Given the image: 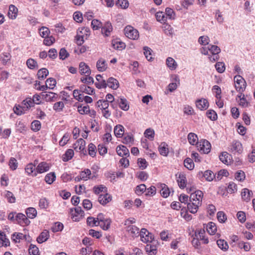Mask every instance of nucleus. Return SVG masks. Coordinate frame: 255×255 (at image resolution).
Wrapping results in <instances>:
<instances>
[{"mask_svg":"<svg viewBox=\"0 0 255 255\" xmlns=\"http://www.w3.org/2000/svg\"><path fill=\"white\" fill-rule=\"evenodd\" d=\"M166 64L168 66V67L173 70H175L176 68H177V63L176 62V61L174 60V59L173 58H172V57H168L167 59H166Z\"/></svg>","mask_w":255,"mask_h":255,"instance_id":"34","label":"nucleus"},{"mask_svg":"<svg viewBox=\"0 0 255 255\" xmlns=\"http://www.w3.org/2000/svg\"><path fill=\"white\" fill-rule=\"evenodd\" d=\"M111 221L109 219H106L103 222L98 223V226H100L103 230H107L110 228Z\"/></svg>","mask_w":255,"mask_h":255,"instance_id":"47","label":"nucleus"},{"mask_svg":"<svg viewBox=\"0 0 255 255\" xmlns=\"http://www.w3.org/2000/svg\"><path fill=\"white\" fill-rule=\"evenodd\" d=\"M71 213L72 218L73 221L78 222L84 216V212L82 210L81 207H77L74 208V211L73 209H71Z\"/></svg>","mask_w":255,"mask_h":255,"instance_id":"6","label":"nucleus"},{"mask_svg":"<svg viewBox=\"0 0 255 255\" xmlns=\"http://www.w3.org/2000/svg\"><path fill=\"white\" fill-rule=\"evenodd\" d=\"M206 115L208 118L212 121H215L217 119V115L216 113L212 110H209L206 112Z\"/></svg>","mask_w":255,"mask_h":255,"instance_id":"61","label":"nucleus"},{"mask_svg":"<svg viewBox=\"0 0 255 255\" xmlns=\"http://www.w3.org/2000/svg\"><path fill=\"white\" fill-rule=\"evenodd\" d=\"M78 112L82 115L88 114V112H90L89 106L87 105L85 106H80L78 107Z\"/></svg>","mask_w":255,"mask_h":255,"instance_id":"60","label":"nucleus"},{"mask_svg":"<svg viewBox=\"0 0 255 255\" xmlns=\"http://www.w3.org/2000/svg\"><path fill=\"white\" fill-rule=\"evenodd\" d=\"M41 96L45 101L48 102L55 101L57 98V94L53 92H44L42 93Z\"/></svg>","mask_w":255,"mask_h":255,"instance_id":"10","label":"nucleus"},{"mask_svg":"<svg viewBox=\"0 0 255 255\" xmlns=\"http://www.w3.org/2000/svg\"><path fill=\"white\" fill-rule=\"evenodd\" d=\"M15 220L17 223L22 226H27L30 224V221L22 213H18L15 216Z\"/></svg>","mask_w":255,"mask_h":255,"instance_id":"7","label":"nucleus"},{"mask_svg":"<svg viewBox=\"0 0 255 255\" xmlns=\"http://www.w3.org/2000/svg\"><path fill=\"white\" fill-rule=\"evenodd\" d=\"M139 236L140 237L141 241L143 243H152L153 240L152 234L145 228L141 229L139 233Z\"/></svg>","mask_w":255,"mask_h":255,"instance_id":"4","label":"nucleus"},{"mask_svg":"<svg viewBox=\"0 0 255 255\" xmlns=\"http://www.w3.org/2000/svg\"><path fill=\"white\" fill-rule=\"evenodd\" d=\"M56 179V175L54 172H50L47 174L45 177V182L49 184H52Z\"/></svg>","mask_w":255,"mask_h":255,"instance_id":"45","label":"nucleus"},{"mask_svg":"<svg viewBox=\"0 0 255 255\" xmlns=\"http://www.w3.org/2000/svg\"><path fill=\"white\" fill-rule=\"evenodd\" d=\"M46 83L48 85V88L50 89H53L56 86V80L53 78H49L46 81Z\"/></svg>","mask_w":255,"mask_h":255,"instance_id":"59","label":"nucleus"},{"mask_svg":"<svg viewBox=\"0 0 255 255\" xmlns=\"http://www.w3.org/2000/svg\"><path fill=\"white\" fill-rule=\"evenodd\" d=\"M227 191L230 193H233L237 191V185L233 182H230L227 188Z\"/></svg>","mask_w":255,"mask_h":255,"instance_id":"62","label":"nucleus"},{"mask_svg":"<svg viewBox=\"0 0 255 255\" xmlns=\"http://www.w3.org/2000/svg\"><path fill=\"white\" fill-rule=\"evenodd\" d=\"M80 91L82 93H84L88 95H92L94 93V89L89 86L83 85L80 87Z\"/></svg>","mask_w":255,"mask_h":255,"instance_id":"36","label":"nucleus"},{"mask_svg":"<svg viewBox=\"0 0 255 255\" xmlns=\"http://www.w3.org/2000/svg\"><path fill=\"white\" fill-rule=\"evenodd\" d=\"M158 150L161 155L166 156L169 152L167 144L164 142H161L158 147Z\"/></svg>","mask_w":255,"mask_h":255,"instance_id":"27","label":"nucleus"},{"mask_svg":"<svg viewBox=\"0 0 255 255\" xmlns=\"http://www.w3.org/2000/svg\"><path fill=\"white\" fill-rule=\"evenodd\" d=\"M243 148L241 143L238 141H233L231 147V151L233 153H241Z\"/></svg>","mask_w":255,"mask_h":255,"instance_id":"16","label":"nucleus"},{"mask_svg":"<svg viewBox=\"0 0 255 255\" xmlns=\"http://www.w3.org/2000/svg\"><path fill=\"white\" fill-rule=\"evenodd\" d=\"M26 214L28 218L34 219L37 215V211L32 207H29L26 210Z\"/></svg>","mask_w":255,"mask_h":255,"instance_id":"42","label":"nucleus"},{"mask_svg":"<svg viewBox=\"0 0 255 255\" xmlns=\"http://www.w3.org/2000/svg\"><path fill=\"white\" fill-rule=\"evenodd\" d=\"M119 83L118 81L113 77H110L107 81V87L108 86L110 88L116 90L118 88Z\"/></svg>","mask_w":255,"mask_h":255,"instance_id":"21","label":"nucleus"},{"mask_svg":"<svg viewBox=\"0 0 255 255\" xmlns=\"http://www.w3.org/2000/svg\"><path fill=\"white\" fill-rule=\"evenodd\" d=\"M26 65L28 68L33 70L38 67L37 62L32 58H29L26 61Z\"/></svg>","mask_w":255,"mask_h":255,"instance_id":"39","label":"nucleus"},{"mask_svg":"<svg viewBox=\"0 0 255 255\" xmlns=\"http://www.w3.org/2000/svg\"><path fill=\"white\" fill-rule=\"evenodd\" d=\"M245 177L246 175L245 172L242 170L237 171L235 174V178L239 181H244Z\"/></svg>","mask_w":255,"mask_h":255,"instance_id":"63","label":"nucleus"},{"mask_svg":"<svg viewBox=\"0 0 255 255\" xmlns=\"http://www.w3.org/2000/svg\"><path fill=\"white\" fill-rule=\"evenodd\" d=\"M25 172L28 174H31L33 176L35 171H36V168L35 169V165L32 163H29L27 164L25 168Z\"/></svg>","mask_w":255,"mask_h":255,"instance_id":"44","label":"nucleus"},{"mask_svg":"<svg viewBox=\"0 0 255 255\" xmlns=\"http://www.w3.org/2000/svg\"><path fill=\"white\" fill-rule=\"evenodd\" d=\"M205 230H200L198 231V234H197V232H195V237L200 239V240L203 241V243L205 244H207L209 243L208 239L205 238Z\"/></svg>","mask_w":255,"mask_h":255,"instance_id":"28","label":"nucleus"},{"mask_svg":"<svg viewBox=\"0 0 255 255\" xmlns=\"http://www.w3.org/2000/svg\"><path fill=\"white\" fill-rule=\"evenodd\" d=\"M144 54L148 61H151L152 57L151 56L152 50L148 47H144Z\"/></svg>","mask_w":255,"mask_h":255,"instance_id":"56","label":"nucleus"},{"mask_svg":"<svg viewBox=\"0 0 255 255\" xmlns=\"http://www.w3.org/2000/svg\"><path fill=\"white\" fill-rule=\"evenodd\" d=\"M230 155L226 152H223L219 156L220 160L224 164H228L229 161L228 159H230Z\"/></svg>","mask_w":255,"mask_h":255,"instance_id":"51","label":"nucleus"},{"mask_svg":"<svg viewBox=\"0 0 255 255\" xmlns=\"http://www.w3.org/2000/svg\"><path fill=\"white\" fill-rule=\"evenodd\" d=\"M217 244L218 247L223 251H227L229 249V245L224 240L219 239L217 241Z\"/></svg>","mask_w":255,"mask_h":255,"instance_id":"33","label":"nucleus"},{"mask_svg":"<svg viewBox=\"0 0 255 255\" xmlns=\"http://www.w3.org/2000/svg\"><path fill=\"white\" fill-rule=\"evenodd\" d=\"M240 95H238V98L240 100L239 105L243 107H247L248 106L249 103L247 102L245 97V95L243 93H240Z\"/></svg>","mask_w":255,"mask_h":255,"instance_id":"49","label":"nucleus"},{"mask_svg":"<svg viewBox=\"0 0 255 255\" xmlns=\"http://www.w3.org/2000/svg\"><path fill=\"white\" fill-rule=\"evenodd\" d=\"M160 194L163 197L167 198L169 196L170 192L168 187L164 184L161 185Z\"/></svg>","mask_w":255,"mask_h":255,"instance_id":"52","label":"nucleus"},{"mask_svg":"<svg viewBox=\"0 0 255 255\" xmlns=\"http://www.w3.org/2000/svg\"><path fill=\"white\" fill-rule=\"evenodd\" d=\"M201 173L203 174V176L205 177L206 180L208 181H212L215 177L214 173L211 170H206L203 174L202 172H201Z\"/></svg>","mask_w":255,"mask_h":255,"instance_id":"43","label":"nucleus"},{"mask_svg":"<svg viewBox=\"0 0 255 255\" xmlns=\"http://www.w3.org/2000/svg\"><path fill=\"white\" fill-rule=\"evenodd\" d=\"M208 49L213 54H218L221 52L220 48L216 45H209L208 46Z\"/></svg>","mask_w":255,"mask_h":255,"instance_id":"54","label":"nucleus"},{"mask_svg":"<svg viewBox=\"0 0 255 255\" xmlns=\"http://www.w3.org/2000/svg\"><path fill=\"white\" fill-rule=\"evenodd\" d=\"M206 229L209 234L214 235L217 231L216 224L212 222H209L207 225Z\"/></svg>","mask_w":255,"mask_h":255,"instance_id":"35","label":"nucleus"},{"mask_svg":"<svg viewBox=\"0 0 255 255\" xmlns=\"http://www.w3.org/2000/svg\"><path fill=\"white\" fill-rule=\"evenodd\" d=\"M9 245V241L8 239L6 238L4 233L0 231V247H7Z\"/></svg>","mask_w":255,"mask_h":255,"instance_id":"30","label":"nucleus"},{"mask_svg":"<svg viewBox=\"0 0 255 255\" xmlns=\"http://www.w3.org/2000/svg\"><path fill=\"white\" fill-rule=\"evenodd\" d=\"M184 166L189 170H192L194 167V163L193 160L190 158H187L184 161Z\"/></svg>","mask_w":255,"mask_h":255,"instance_id":"50","label":"nucleus"},{"mask_svg":"<svg viewBox=\"0 0 255 255\" xmlns=\"http://www.w3.org/2000/svg\"><path fill=\"white\" fill-rule=\"evenodd\" d=\"M114 133L117 137H121L124 133V128L123 126L119 125L114 128Z\"/></svg>","mask_w":255,"mask_h":255,"instance_id":"32","label":"nucleus"},{"mask_svg":"<svg viewBox=\"0 0 255 255\" xmlns=\"http://www.w3.org/2000/svg\"><path fill=\"white\" fill-rule=\"evenodd\" d=\"M127 231L128 234L133 238L137 237L139 236V229L134 225H129L127 227Z\"/></svg>","mask_w":255,"mask_h":255,"instance_id":"13","label":"nucleus"},{"mask_svg":"<svg viewBox=\"0 0 255 255\" xmlns=\"http://www.w3.org/2000/svg\"><path fill=\"white\" fill-rule=\"evenodd\" d=\"M203 196V193L200 190H196L192 193L190 197V202H197L199 201L200 206L201 205V202Z\"/></svg>","mask_w":255,"mask_h":255,"instance_id":"8","label":"nucleus"},{"mask_svg":"<svg viewBox=\"0 0 255 255\" xmlns=\"http://www.w3.org/2000/svg\"><path fill=\"white\" fill-rule=\"evenodd\" d=\"M178 186L180 188L183 189L186 186V177L183 174H180L177 180Z\"/></svg>","mask_w":255,"mask_h":255,"instance_id":"38","label":"nucleus"},{"mask_svg":"<svg viewBox=\"0 0 255 255\" xmlns=\"http://www.w3.org/2000/svg\"><path fill=\"white\" fill-rule=\"evenodd\" d=\"M252 195L253 193L252 191H250L247 188L244 189L241 193L242 199L246 202H248L250 200V198Z\"/></svg>","mask_w":255,"mask_h":255,"instance_id":"29","label":"nucleus"},{"mask_svg":"<svg viewBox=\"0 0 255 255\" xmlns=\"http://www.w3.org/2000/svg\"><path fill=\"white\" fill-rule=\"evenodd\" d=\"M18 9L13 4H10L9 6V10L8 12V17L12 19H15L17 15Z\"/></svg>","mask_w":255,"mask_h":255,"instance_id":"26","label":"nucleus"},{"mask_svg":"<svg viewBox=\"0 0 255 255\" xmlns=\"http://www.w3.org/2000/svg\"><path fill=\"white\" fill-rule=\"evenodd\" d=\"M89 29L88 28L82 27L80 29L79 28L77 31V34L75 37L76 43L78 45H81L84 42V38H87L89 34Z\"/></svg>","mask_w":255,"mask_h":255,"instance_id":"1","label":"nucleus"},{"mask_svg":"<svg viewBox=\"0 0 255 255\" xmlns=\"http://www.w3.org/2000/svg\"><path fill=\"white\" fill-rule=\"evenodd\" d=\"M21 109L23 111H27L30 108L33 107V101L31 98H27L21 103Z\"/></svg>","mask_w":255,"mask_h":255,"instance_id":"18","label":"nucleus"},{"mask_svg":"<svg viewBox=\"0 0 255 255\" xmlns=\"http://www.w3.org/2000/svg\"><path fill=\"white\" fill-rule=\"evenodd\" d=\"M96 80L98 82L95 83L96 87L98 89L107 87V82L105 80L103 79L101 75H97L96 77Z\"/></svg>","mask_w":255,"mask_h":255,"instance_id":"22","label":"nucleus"},{"mask_svg":"<svg viewBox=\"0 0 255 255\" xmlns=\"http://www.w3.org/2000/svg\"><path fill=\"white\" fill-rule=\"evenodd\" d=\"M197 147L200 152L207 154L211 150V144L207 140H203L197 143Z\"/></svg>","mask_w":255,"mask_h":255,"instance_id":"5","label":"nucleus"},{"mask_svg":"<svg viewBox=\"0 0 255 255\" xmlns=\"http://www.w3.org/2000/svg\"><path fill=\"white\" fill-rule=\"evenodd\" d=\"M113 47L117 50H121L126 47V44L123 42L119 40H115L112 41Z\"/></svg>","mask_w":255,"mask_h":255,"instance_id":"31","label":"nucleus"},{"mask_svg":"<svg viewBox=\"0 0 255 255\" xmlns=\"http://www.w3.org/2000/svg\"><path fill=\"white\" fill-rule=\"evenodd\" d=\"M96 67L100 72L105 71L107 68V65L106 61L103 58H100L97 62Z\"/></svg>","mask_w":255,"mask_h":255,"instance_id":"25","label":"nucleus"},{"mask_svg":"<svg viewBox=\"0 0 255 255\" xmlns=\"http://www.w3.org/2000/svg\"><path fill=\"white\" fill-rule=\"evenodd\" d=\"M112 197L110 195L105 193L99 195L98 201L101 204L104 205L110 202L112 200Z\"/></svg>","mask_w":255,"mask_h":255,"instance_id":"17","label":"nucleus"},{"mask_svg":"<svg viewBox=\"0 0 255 255\" xmlns=\"http://www.w3.org/2000/svg\"><path fill=\"white\" fill-rule=\"evenodd\" d=\"M74 151L72 149H69L66 150L65 154L62 156V159L64 161H67L70 160L74 155Z\"/></svg>","mask_w":255,"mask_h":255,"instance_id":"40","label":"nucleus"},{"mask_svg":"<svg viewBox=\"0 0 255 255\" xmlns=\"http://www.w3.org/2000/svg\"><path fill=\"white\" fill-rule=\"evenodd\" d=\"M155 17L156 20L161 23L164 22L166 20L164 13L161 11L156 12L155 14Z\"/></svg>","mask_w":255,"mask_h":255,"instance_id":"57","label":"nucleus"},{"mask_svg":"<svg viewBox=\"0 0 255 255\" xmlns=\"http://www.w3.org/2000/svg\"><path fill=\"white\" fill-rule=\"evenodd\" d=\"M151 243H149V244H147L145 249L146 252L149 255H155L157 253V246Z\"/></svg>","mask_w":255,"mask_h":255,"instance_id":"20","label":"nucleus"},{"mask_svg":"<svg viewBox=\"0 0 255 255\" xmlns=\"http://www.w3.org/2000/svg\"><path fill=\"white\" fill-rule=\"evenodd\" d=\"M26 238V236L21 233H14L12 235L11 239L15 243L20 242V240H23Z\"/></svg>","mask_w":255,"mask_h":255,"instance_id":"37","label":"nucleus"},{"mask_svg":"<svg viewBox=\"0 0 255 255\" xmlns=\"http://www.w3.org/2000/svg\"><path fill=\"white\" fill-rule=\"evenodd\" d=\"M235 88L236 90L240 93H243L246 87V82L240 75H236L234 77Z\"/></svg>","mask_w":255,"mask_h":255,"instance_id":"2","label":"nucleus"},{"mask_svg":"<svg viewBox=\"0 0 255 255\" xmlns=\"http://www.w3.org/2000/svg\"><path fill=\"white\" fill-rule=\"evenodd\" d=\"M79 70L81 75L85 74L86 76H89L91 73L90 67L83 62L80 63Z\"/></svg>","mask_w":255,"mask_h":255,"instance_id":"15","label":"nucleus"},{"mask_svg":"<svg viewBox=\"0 0 255 255\" xmlns=\"http://www.w3.org/2000/svg\"><path fill=\"white\" fill-rule=\"evenodd\" d=\"M162 29L165 34L169 36H172L173 30L171 25L168 24H164L162 26Z\"/></svg>","mask_w":255,"mask_h":255,"instance_id":"46","label":"nucleus"},{"mask_svg":"<svg viewBox=\"0 0 255 255\" xmlns=\"http://www.w3.org/2000/svg\"><path fill=\"white\" fill-rule=\"evenodd\" d=\"M49 164L45 162H41L40 163L37 168L36 171H35L33 176H36L38 173H42L47 171L49 169Z\"/></svg>","mask_w":255,"mask_h":255,"instance_id":"9","label":"nucleus"},{"mask_svg":"<svg viewBox=\"0 0 255 255\" xmlns=\"http://www.w3.org/2000/svg\"><path fill=\"white\" fill-rule=\"evenodd\" d=\"M29 252L30 255H39L38 248L34 245H30Z\"/></svg>","mask_w":255,"mask_h":255,"instance_id":"64","label":"nucleus"},{"mask_svg":"<svg viewBox=\"0 0 255 255\" xmlns=\"http://www.w3.org/2000/svg\"><path fill=\"white\" fill-rule=\"evenodd\" d=\"M116 103L118 104L120 108L124 111H127L129 108L128 101L124 97L119 98L116 100Z\"/></svg>","mask_w":255,"mask_h":255,"instance_id":"11","label":"nucleus"},{"mask_svg":"<svg viewBox=\"0 0 255 255\" xmlns=\"http://www.w3.org/2000/svg\"><path fill=\"white\" fill-rule=\"evenodd\" d=\"M49 237V231L45 230H44L40 235L37 238V241L38 243L41 244L46 241Z\"/></svg>","mask_w":255,"mask_h":255,"instance_id":"23","label":"nucleus"},{"mask_svg":"<svg viewBox=\"0 0 255 255\" xmlns=\"http://www.w3.org/2000/svg\"><path fill=\"white\" fill-rule=\"evenodd\" d=\"M191 203H188L187 208L190 212L193 214L196 213L199 207L200 206V203L199 201L197 202H190Z\"/></svg>","mask_w":255,"mask_h":255,"instance_id":"24","label":"nucleus"},{"mask_svg":"<svg viewBox=\"0 0 255 255\" xmlns=\"http://www.w3.org/2000/svg\"><path fill=\"white\" fill-rule=\"evenodd\" d=\"M97 106L101 108V110H106L108 109L109 106V102L106 100H99L97 103Z\"/></svg>","mask_w":255,"mask_h":255,"instance_id":"53","label":"nucleus"},{"mask_svg":"<svg viewBox=\"0 0 255 255\" xmlns=\"http://www.w3.org/2000/svg\"><path fill=\"white\" fill-rule=\"evenodd\" d=\"M118 154L120 156H129V153L128 149L124 145H119L116 148Z\"/></svg>","mask_w":255,"mask_h":255,"instance_id":"19","label":"nucleus"},{"mask_svg":"<svg viewBox=\"0 0 255 255\" xmlns=\"http://www.w3.org/2000/svg\"><path fill=\"white\" fill-rule=\"evenodd\" d=\"M48 70L46 68H41L38 71L37 77L39 80L45 79L48 75Z\"/></svg>","mask_w":255,"mask_h":255,"instance_id":"41","label":"nucleus"},{"mask_svg":"<svg viewBox=\"0 0 255 255\" xmlns=\"http://www.w3.org/2000/svg\"><path fill=\"white\" fill-rule=\"evenodd\" d=\"M88 153L92 157H95L96 154V147L92 143H91L88 145Z\"/></svg>","mask_w":255,"mask_h":255,"instance_id":"55","label":"nucleus"},{"mask_svg":"<svg viewBox=\"0 0 255 255\" xmlns=\"http://www.w3.org/2000/svg\"><path fill=\"white\" fill-rule=\"evenodd\" d=\"M188 140L191 144L194 145L197 144V141L198 140L197 135L192 132H190L188 135Z\"/></svg>","mask_w":255,"mask_h":255,"instance_id":"48","label":"nucleus"},{"mask_svg":"<svg viewBox=\"0 0 255 255\" xmlns=\"http://www.w3.org/2000/svg\"><path fill=\"white\" fill-rule=\"evenodd\" d=\"M102 33L105 36H109L110 35L111 32L113 31V26L112 24L109 21H107L104 24V26H102Z\"/></svg>","mask_w":255,"mask_h":255,"instance_id":"12","label":"nucleus"},{"mask_svg":"<svg viewBox=\"0 0 255 255\" xmlns=\"http://www.w3.org/2000/svg\"><path fill=\"white\" fill-rule=\"evenodd\" d=\"M31 127L32 130L37 131L41 128V123L39 121L35 120L32 122Z\"/></svg>","mask_w":255,"mask_h":255,"instance_id":"58","label":"nucleus"},{"mask_svg":"<svg viewBox=\"0 0 255 255\" xmlns=\"http://www.w3.org/2000/svg\"><path fill=\"white\" fill-rule=\"evenodd\" d=\"M125 35L129 39L136 40L139 37L138 31L131 26H127L124 29Z\"/></svg>","mask_w":255,"mask_h":255,"instance_id":"3","label":"nucleus"},{"mask_svg":"<svg viewBox=\"0 0 255 255\" xmlns=\"http://www.w3.org/2000/svg\"><path fill=\"white\" fill-rule=\"evenodd\" d=\"M196 106L200 110H205L209 107V103L206 99H201L196 101Z\"/></svg>","mask_w":255,"mask_h":255,"instance_id":"14","label":"nucleus"}]
</instances>
